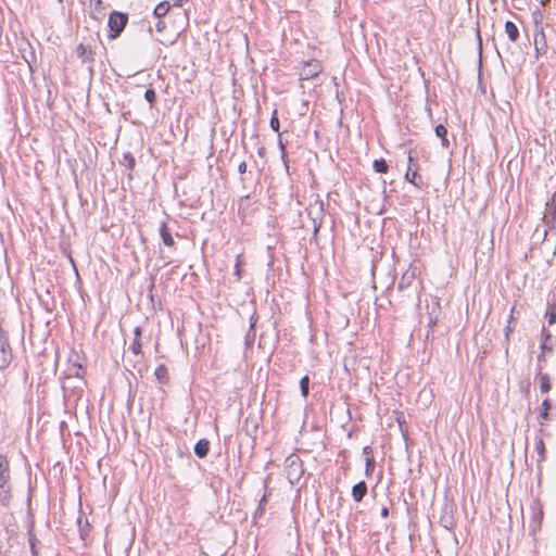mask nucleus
<instances>
[{"instance_id": "a18cd8bd", "label": "nucleus", "mask_w": 556, "mask_h": 556, "mask_svg": "<svg viewBox=\"0 0 556 556\" xmlns=\"http://www.w3.org/2000/svg\"><path fill=\"white\" fill-rule=\"evenodd\" d=\"M389 516V508L388 507H382L381 509V517L382 518H387Z\"/></svg>"}, {"instance_id": "39448f33", "label": "nucleus", "mask_w": 556, "mask_h": 556, "mask_svg": "<svg viewBox=\"0 0 556 556\" xmlns=\"http://www.w3.org/2000/svg\"><path fill=\"white\" fill-rule=\"evenodd\" d=\"M323 71V65L318 60H309L303 62L302 68L299 72L301 80H308L317 77Z\"/></svg>"}, {"instance_id": "a211bd4d", "label": "nucleus", "mask_w": 556, "mask_h": 556, "mask_svg": "<svg viewBox=\"0 0 556 556\" xmlns=\"http://www.w3.org/2000/svg\"><path fill=\"white\" fill-rule=\"evenodd\" d=\"M435 135H437V137H439L441 139L442 147L445 148V149H448L450 141L447 139V129H446V127L441 125V124L438 125L435 127Z\"/></svg>"}, {"instance_id": "393cba45", "label": "nucleus", "mask_w": 556, "mask_h": 556, "mask_svg": "<svg viewBox=\"0 0 556 556\" xmlns=\"http://www.w3.org/2000/svg\"><path fill=\"white\" fill-rule=\"evenodd\" d=\"M170 9V4L167 1L159 3L154 9V14L157 17H162L167 14Z\"/></svg>"}, {"instance_id": "ddd939ff", "label": "nucleus", "mask_w": 556, "mask_h": 556, "mask_svg": "<svg viewBox=\"0 0 556 556\" xmlns=\"http://www.w3.org/2000/svg\"><path fill=\"white\" fill-rule=\"evenodd\" d=\"M210 452V441L206 439L199 440L194 445V454L199 458H204Z\"/></svg>"}, {"instance_id": "c756f323", "label": "nucleus", "mask_w": 556, "mask_h": 556, "mask_svg": "<svg viewBox=\"0 0 556 556\" xmlns=\"http://www.w3.org/2000/svg\"><path fill=\"white\" fill-rule=\"evenodd\" d=\"M542 336L544 337L542 343H541V350L542 351H545V350H552V348L548 346V341L552 339V336L551 333L543 327L542 329Z\"/></svg>"}, {"instance_id": "5701e85b", "label": "nucleus", "mask_w": 556, "mask_h": 556, "mask_svg": "<svg viewBox=\"0 0 556 556\" xmlns=\"http://www.w3.org/2000/svg\"><path fill=\"white\" fill-rule=\"evenodd\" d=\"M372 168L376 173L386 174L389 169V165L384 159L375 160Z\"/></svg>"}, {"instance_id": "412c9836", "label": "nucleus", "mask_w": 556, "mask_h": 556, "mask_svg": "<svg viewBox=\"0 0 556 556\" xmlns=\"http://www.w3.org/2000/svg\"><path fill=\"white\" fill-rule=\"evenodd\" d=\"M543 220L547 227V229L544 230V238L547 236L548 230H556V215L548 214L543 216Z\"/></svg>"}, {"instance_id": "f704fd0d", "label": "nucleus", "mask_w": 556, "mask_h": 556, "mask_svg": "<svg viewBox=\"0 0 556 556\" xmlns=\"http://www.w3.org/2000/svg\"><path fill=\"white\" fill-rule=\"evenodd\" d=\"M255 340V329L249 328L247 336H245V343L247 345H251Z\"/></svg>"}, {"instance_id": "e433bc0d", "label": "nucleus", "mask_w": 556, "mask_h": 556, "mask_svg": "<svg viewBox=\"0 0 556 556\" xmlns=\"http://www.w3.org/2000/svg\"><path fill=\"white\" fill-rule=\"evenodd\" d=\"M535 450L536 452L543 456L544 454V451H545V446H544V442L542 439H539L535 443Z\"/></svg>"}, {"instance_id": "4be33fe9", "label": "nucleus", "mask_w": 556, "mask_h": 556, "mask_svg": "<svg viewBox=\"0 0 556 556\" xmlns=\"http://www.w3.org/2000/svg\"><path fill=\"white\" fill-rule=\"evenodd\" d=\"M541 367H539L540 388L543 393L551 390L549 377L547 374H541Z\"/></svg>"}, {"instance_id": "473e14b6", "label": "nucleus", "mask_w": 556, "mask_h": 556, "mask_svg": "<svg viewBox=\"0 0 556 556\" xmlns=\"http://www.w3.org/2000/svg\"><path fill=\"white\" fill-rule=\"evenodd\" d=\"M549 214L556 215V191L552 194L551 200L546 203Z\"/></svg>"}, {"instance_id": "8fccbe9b", "label": "nucleus", "mask_w": 556, "mask_h": 556, "mask_svg": "<svg viewBox=\"0 0 556 556\" xmlns=\"http://www.w3.org/2000/svg\"><path fill=\"white\" fill-rule=\"evenodd\" d=\"M157 29L160 30L162 28V25L160 23L156 24Z\"/></svg>"}, {"instance_id": "2eb2a0df", "label": "nucleus", "mask_w": 556, "mask_h": 556, "mask_svg": "<svg viewBox=\"0 0 556 556\" xmlns=\"http://www.w3.org/2000/svg\"><path fill=\"white\" fill-rule=\"evenodd\" d=\"M505 33L513 42H516L519 39V29L514 22L507 21L505 23Z\"/></svg>"}, {"instance_id": "9d476101", "label": "nucleus", "mask_w": 556, "mask_h": 556, "mask_svg": "<svg viewBox=\"0 0 556 556\" xmlns=\"http://www.w3.org/2000/svg\"><path fill=\"white\" fill-rule=\"evenodd\" d=\"M160 236L162 238V241L163 243L168 247V248H173L175 247V241H174V238L172 236V232L169 230V228L167 227V224L165 222H162L161 223V226H160Z\"/></svg>"}, {"instance_id": "6ab92c4d", "label": "nucleus", "mask_w": 556, "mask_h": 556, "mask_svg": "<svg viewBox=\"0 0 556 556\" xmlns=\"http://www.w3.org/2000/svg\"><path fill=\"white\" fill-rule=\"evenodd\" d=\"M92 9V17L99 20L103 15L104 5L102 0H89Z\"/></svg>"}, {"instance_id": "f03ea898", "label": "nucleus", "mask_w": 556, "mask_h": 556, "mask_svg": "<svg viewBox=\"0 0 556 556\" xmlns=\"http://www.w3.org/2000/svg\"><path fill=\"white\" fill-rule=\"evenodd\" d=\"M285 472L291 484L298 483L304 473L303 463L298 454L289 455L285 460Z\"/></svg>"}, {"instance_id": "c03bdc74", "label": "nucleus", "mask_w": 556, "mask_h": 556, "mask_svg": "<svg viewBox=\"0 0 556 556\" xmlns=\"http://www.w3.org/2000/svg\"><path fill=\"white\" fill-rule=\"evenodd\" d=\"M542 406H543V409H544V410H547V412H548V409L551 408V402H549V400H547V399H546V400H544V401H543Z\"/></svg>"}, {"instance_id": "58836bf2", "label": "nucleus", "mask_w": 556, "mask_h": 556, "mask_svg": "<svg viewBox=\"0 0 556 556\" xmlns=\"http://www.w3.org/2000/svg\"><path fill=\"white\" fill-rule=\"evenodd\" d=\"M266 503H267V494L265 493V494L263 495V497L261 498V501H260V504H258V507H257L256 514H257V513H258V514H262V513H263V510H264V506H265V504H266Z\"/></svg>"}, {"instance_id": "b1692460", "label": "nucleus", "mask_w": 556, "mask_h": 556, "mask_svg": "<svg viewBox=\"0 0 556 556\" xmlns=\"http://www.w3.org/2000/svg\"><path fill=\"white\" fill-rule=\"evenodd\" d=\"M38 542L39 541H38L36 534L33 532V529H29L28 530V543L30 546L31 556H38V551H37Z\"/></svg>"}, {"instance_id": "ea45409f", "label": "nucleus", "mask_w": 556, "mask_h": 556, "mask_svg": "<svg viewBox=\"0 0 556 556\" xmlns=\"http://www.w3.org/2000/svg\"><path fill=\"white\" fill-rule=\"evenodd\" d=\"M258 320V315L254 312L250 317V328L255 329L256 323Z\"/></svg>"}, {"instance_id": "423d86ee", "label": "nucleus", "mask_w": 556, "mask_h": 556, "mask_svg": "<svg viewBox=\"0 0 556 556\" xmlns=\"http://www.w3.org/2000/svg\"><path fill=\"white\" fill-rule=\"evenodd\" d=\"M76 54L77 58L81 60L83 64H86L89 68V71L93 72V63H94V55L96 52L89 45L79 43L76 48Z\"/></svg>"}, {"instance_id": "f257e3e1", "label": "nucleus", "mask_w": 556, "mask_h": 556, "mask_svg": "<svg viewBox=\"0 0 556 556\" xmlns=\"http://www.w3.org/2000/svg\"><path fill=\"white\" fill-rule=\"evenodd\" d=\"M10 465L5 456L0 454V502L9 505L12 497Z\"/></svg>"}, {"instance_id": "bb28decb", "label": "nucleus", "mask_w": 556, "mask_h": 556, "mask_svg": "<svg viewBox=\"0 0 556 556\" xmlns=\"http://www.w3.org/2000/svg\"><path fill=\"white\" fill-rule=\"evenodd\" d=\"M144 99L150 104V109H152L156 102V92L153 88H148L144 92Z\"/></svg>"}, {"instance_id": "5fc2aeb1", "label": "nucleus", "mask_w": 556, "mask_h": 556, "mask_svg": "<svg viewBox=\"0 0 556 556\" xmlns=\"http://www.w3.org/2000/svg\"><path fill=\"white\" fill-rule=\"evenodd\" d=\"M467 1H468V3H470V2H471V0H467Z\"/></svg>"}, {"instance_id": "cd10ccee", "label": "nucleus", "mask_w": 556, "mask_h": 556, "mask_svg": "<svg viewBox=\"0 0 556 556\" xmlns=\"http://www.w3.org/2000/svg\"><path fill=\"white\" fill-rule=\"evenodd\" d=\"M300 389H301V394L304 397H306L308 395V391H309V377L308 376H304L301 378Z\"/></svg>"}, {"instance_id": "3c124183", "label": "nucleus", "mask_w": 556, "mask_h": 556, "mask_svg": "<svg viewBox=\"0 0 556 556\" xmlns=\"http://www.w3.org/2000/svg\"><path fill=\"white\" fill-rule=\"evenodd\" d=\"M157 29L160 30L162 28V25L160 23L156 24Z\"/></svg>"}, {"instance_id": "c85d7f7f", "label": "nucleus", "mask_w": 556, "mask_h": 556, "mask_svg": "<svg viewBox=\"0 0 556 556\" xmlns=\"http://www.w3.org/2000/svg\"><path fill=\"white\" fill-rule=\"evenodd\" d=\"M548 324L553 325L556 323V304H549L546 312Z\"/></svg>"}, {"instance_id": "4c0bfd02", "label": "nucleus", "mask_w": 556, "mask_h": 556, "mask_svg": "<svg viewBox=\"0 0 556 556\" xmlns=\"http://www.w3.org/2000/svg\"><path fill=\"white\" fill-rule=\"evenodd\" d=\"M363 455L365 456V460L369 459V458H374V452H372V448L367 445L363 448Z\"/></svg>"}, {"instance_id": "72a5a7b5", "label": "nucleus", "mask_w": 556, "mask_h": 556, "mask_svg": "<svg viewBox=\"0 0 556 556\" xmlns=\"http://www.w3.org/2000/svg\"><path fill=\"white\" fill-rule=\"evenodd\" d=\"M278 147L281 151V157H282L283 162L286 163V159H287L286 144L283 143V141L281 139V134L278 135Z\"/></svg>"}, {"instance_id": "6e6552de", "label": "nucleus", "mask_w": 556, "mask_h": 556, "mask_svg": "<svg viewBox=\"0 0 556 556\" xmlns=\"http://www.w3.org/2000/svg\"><path fill=\"white\" fill-rule=\"evenodd\" d=\"M440 525L445 528L446 530H452L456 522L453 516V509L452 506L448 504H445L442 507V514L440 516Z\"/></svg>"}, {"instance_id": "20e7f679", "label": "nucleus", "mask_w": 556, "mask_h": 556, "mask_svg": "<svg viewBox=\"0 0 556 556\" xmlns=\"http://www.w3.org/2000/svg\"><path fill=\"white\" fill-rule=\"evenodd\" d=\"M13 359L12 349L7 332L0 327V369L10 366Z\"/></svg>"}, {"instance_id": "9b49d317", "label": "nucleus", "mask_w": 556, "mask_h": 556, "mask_svg": "<svg viewBox=\"0 0 556 556\" xmlns=\"http://www.w3.org/2000/svg\"><path fill=\"white\" fill-rule=\"evenodd\" d=\"M367 494V484L365 481L356 483L352 488V497L355 502H362Z\"/></svg>"}, {"instance_id": "1a4fd4ad", "label": "nucleus", "mask_w": 556, "mask_h": 556, "mask_svg": "<svg viewBox=\"0 0 556 556\" xmlns=\"http://www.w3.org/2000/svg\"><path fill=\"white\" fill-rule=\"evenodd\" d=\"M408 163L409 165L413 163L412 152L408 153ZM405 179L417 188H421L424 186L421 176L417 173V170L412 172L410 166H408V169L405 174Z\"/></svg>"}, {"instance_id": "7ed1b4c3", "label": "nucleus", "mask_w": 556, "mask_h": 556, "mask_svg": "<svg viewBox=\"0 0 556 556\" xmlns=\"http://www.w3.org/2000/svg\"><path fill=\"white\" fill-rule=\"evenodd\" d=\"M127 23H128V14L118 12V11H113L110 14L109 21H108V26L110 29L109 38L110 39L117 38L122 34L124 28L126 27Z\"/></svg>"}, {"instance_id": "0eeeda50", "label": "nucleus", "mask_w": 556, "mask_h": 556, "mask_svg": "<svg viewBox=\"0 0 556 556\" xmlns=\"http://www.w3.org/2000/svg\"><path fill=\"white\" fill-rule=\"evenodd\" d=\"M547 48V40L543 27L536 24L534 30V50L536 55L545 54Z\"/></svg>"}, {"instance_id": "de8ad7c7", "label": "nucleus", "mask_w": 556, "mask_h": 556, "mask_svg": "<svg viewBox=\"0 0 556 556\" xmlns=\"http://www.w3.org/2000/svg\"><path fill=\"white\" fill-rule=\"evenodd\" d=\"M541 417L543 419L547 420L548 419V412L543 409V412L541 413Z\"/></svg>"}, {"instance_id": "603ef678", "label": "nucleus", "mask_w": 556, "mask_h": 556, "mask_svg": "<svg viewBox=\"0 0 556 556\" xmlns=\"http://www.w3.org/2000/svg\"><path fill=\"white\" fill-rule=\"evenodd\" d=\"M478 37H480V31H477ZM479 41L481 42V38H479Z\"/></svg>"}, {"instance_id": "7c9ffc66", "label": "nucleus", "mask_w": 556, "mask_h": 556, "mask_svg": "<svg viewBox=\"0 0 556 556\" xmlns=\"http://www.w3.org/2000/svg\"><path fill=\"white\" fill-rule=\"evenodd\" d=\"M129 350L135 354V355H140L141 354V351H142V345H141V341L140 339H134L132 343L130 344L129 346Z\"/></svg>"}, {"instance_id": "f8f14e48", "label": "nucleus", "mask_w": 556, "mask_h": 556, "mask_svg": "<svg viewBox=\"0 0 556 556\" xmlns=\"http://www.w3.org/2000/svg\"><path fill=\"white\" fill-rule=\"evenodd\" d=\"M119 164L125 166L129 170L128 178L132 179L131 172L134 170V168L136 166V160H135V156L132 155V153L131 152H125L123 154V159L119 161Z\"/></svg>"}, {"instance_id": "09e8293b", "label": "nucleus", "mask_w": 556, "mask_h": 556, "mask_svg": "<svg viewBox=\"0 0 556 556\" xmlns=\"http://www.w3.org/2000/svg\"><path fill=\"white\" fill-rule=\"evenodd\" d=\"M434 324L435 321L432 318H430L429 326L432 327Z\"/></svg>"}, {"instance_id": "49530a36", "label": "nucleus", "mask_w": 556, "mask_h": 556, "mask_svg": "<svg viewBox=\"0 0 556 556\" xmlns=\"http://www.w3.org/2000/svg\"><path fill=\"white\" fill-rule=\"evenodd\" d=\"M544 352H545V351H542V352L538 355V361H539V362H543V361L545 359Z\"/></svg>"}, {"instance_id": "c9c22d12", "label": "nucleus", "mask_w": 556, "mask_h": 556, "mask_svg": "<svg viewBox=\"0 0 556 556\" xmlns=\"http://www.w3.org/2000/svg\"><path fill=\"white\" fill-rule=\"evenodd\" d=\"M85 374L84 368L80 365H74L72 375L77 378H83Z\"/></svg>"}, {"instance_id": "f3484780", "label": "nucleus", "mask_w": 556, "mask_h": 556, "mask_svg": "<svg viewBox=\"0 0 556 556\" xmlns=\"http://www.w3.org/2000/svg\"><path fill=\"white\" fill-rule=\"evenodd\" d=\"M155 378L161 384H165L168 382V370L165 365L161 364L155 368L154 371Z\"/></svg>"}, {"instance_id": "a19ab883", "label": "nucleus", "mask_w": 556, "mask_h": 556, "mask_svg": "<svg viewBox=\"0 0 556 556\" xmlns=\"http://www.w3.org/2000/svg\"><path fill=\"white\" fill-rule=\"evenodd\" d=\"M239 258H240V255L237 257V263L235 265V275L237 276L238 280L241 278V270H240Z\"/></svg>"}, {"instance_id": "79ce46f5", "label": "nucleus", "mask_w": 556, "mask_h": 556, "mask_svg": "<svg viewBox=\"0 0 556 556\" xmlns=\"http://www.w3.org/2000/svg\"><path fill=\"white\" fill-rule=\"evenodd\" d=\"M141 334H142V329H141V327L137 326V327L134 329V336H135V338H134V339H140V338H141Z\"/></svg>"}, {"instance_id": "864d4df0", "label": "nucleus", "mask_w": 556, "mask_h": 556, "mask_svg": "<svg viewBox=\"0 0 556 556\" xmlns=\"http://www.w3.org/2000/svg\"><path fill=\"white\" fill-rule=\"evenodd\" d=\"M64 0H58L59 3H63Z\"/></svg>"}, {"instance_id": "dca6fc26", "label": "nucleus", "mask_w": 556, "mask_h": 556, "mask_svg": "<svg viewBox=\"0 0 556 556\" xmlns=\"http://www.w3.org/2000/svg\"><path fill=\"white\" fill-rule=\"evenodd\" d=\"M414 279H415V271H413V270L405 271L397 283V288L400 290H404V289L408 288L412 285V282L414 281Z\"/></svg>"}, {"instance_id": "a878e982", "label": "nucleus", "mask_w": 556, "mask_h": 556, "mask_svg": "<svg viewBox=\"0 0 556 556\" xmlns=\"http://www.w3.org/2000/svg\"><path fill=\"white\" fill-rule=\"evenodd\" d=\"M269 126H270V128L275 132H277L278 135L280 134V122H279V118H278L277 110H274V112L271 114V117H270V121H269Z\"/></svg>"}, {"instance_id": "4468645a", "label": "nucleus", "mask_w": 556, "mask_h": 556, "mask_svg": "<svg viewBox=\"0 0 556 556\" xmlns=\"http://www.w3.org/2000/svg\"><path fill=\"white\" fill-rule=\"evenodd\" d=\"M543 519V511L541 508L533 507V515L530 521V529L534 533L536 530L540 529L541 522Z\"/></svg>"}, {"instance_id": "aec40b11", "label": "nucleus", "mask_w": 556, "mask_h": 556, "mask_svg": "<svg viewBox=\"0 0 556 556\" xmlns=\"http://www.w3.org/2000/svg\"><path fill=\"white\" fill-rule=\"evenodd\" d=\"M323 212H324L323 205H319L316 210V215L312 217L313 226H314V235H316L321 227Z\"/></svg>"}, {"instance_id": "2f4dec72", "label": "nucleus", "mask_w": 556, "mask_h": 556, "mask_svg": "<svg viewBox=\"0 0 556 556\" xmlns=\"http://www.w3.org/2000/svg\"><path fill=\"white\" fill-rule=\"evenodd\" d=\"M375 470V458H369L365 463V476L370 477Z\"/></svg>"}, {"instance_id": "37998d69", "label": "nucleus", "mask_w": 556, "mask_h": 556, "mask_svg": "<svg viewBox=\"0 0 556 556\" xmlns=\"http://www.w3.org/2000/svg\"><path fill=\"white\" fill-rule=\"evenodd\" d=\"M238 172L240 174H244L247 172V163L244 161H242L239 165H238Z\"/></svg>"}]
</instances>
